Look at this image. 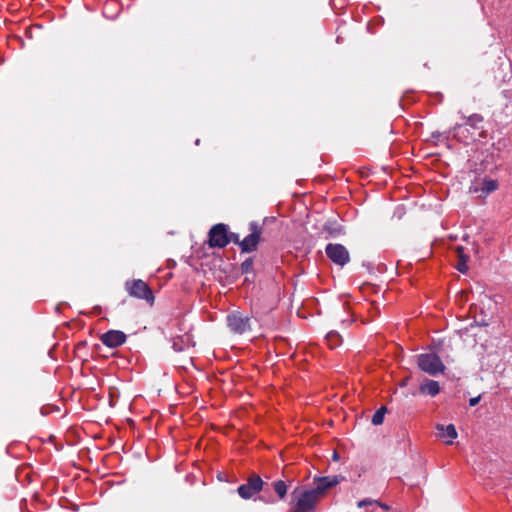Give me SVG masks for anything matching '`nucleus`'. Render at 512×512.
<instances>
[{"label": "nucleus", "instance_id": "obj_20", "mask_svg": "<svg viewBox=\"0 0 512 512\" xmlns=\"http://www.w3.org/2000/svg\"><path fill=\"white\" fill-rule=\"evenodd\" d=\"M378 505L380 506L381 508L387 510L388 509V506L385 505V504H380L378 501L376 500H372V499H369V498H366V499H363V500H360L358 503H357V506L359 508H363L365 506H368V505Z\"/></svg>", "mask_w": 512, "mask_h": 512}, {"label": "nucleus", "instance_id": "obj_33", "mask_svg": "<svg viewBox=\"0 0 512 512\" xmlns=\"http://www.w3.org/2000/svg\"><path fill=\"white\" fill-rule=\"evenodd\" d=\"M54 349H55V347H53V348L49 349V351H48V352H49V353H52Z\"/></svg>", "mask_w": 512, "mask_h": 512}, {"label": "nucleus", "instance_id": "obj_23", "mask_svg": "<svg viewBox=\"0 0 512 512\" xmlns=\"http://www.w3.org/2000/svg\"><path fill=\"white\" fill-rule=\"evenodd\" d=\"M444 348V341L442 340L438 342L433 341L432 345L430 346L431 352H437L438 350H443Z\"/></svg>", "mask_w": 512, "mask_h": 512}, {"label": "nucleus", "instance_id": "obj_35", "mask_svg": "<svg viewBox=\"0 0 512 512\" xmlns=\"http://www.w3.org/2000/svg\"><path fill=\"white\" fill-rule=\"evenodd\" d=\"M100 356H101L102 358H106V359L108 358V356H107V355H100Z\"/></svg>", "mask_w": 512, "mask_h": 512}, {"label": "nucleus", "instance_id": "obj_2", "mask_svg": "<svg viewBox=\"0 0 512 512\" xmlns=\"http://www.w3.org/2000/svg\"><path fill=\"white\" fill-rule=\"evenodd\" d=\"M488 327H481L477 325H470L468 328H465L462 331L461 337L464 341L470 342L472 339L475 342V346L479 345L480 349L487 348V336H488Z\"/></svg>", "mask_w": 512, "mask_h": 512}, {"label": "nucleus", "instance_id": "obj_26", "mask_svg": "<svg viewBox=\"0 0 512 512\" xmlns=\"http://www.w3.org/2000/svg\"><path fill=\"white\" fill-rule=\"evenodd\" d=\"M456 252H457L458 258H460L462 255H466V254L464 253V248H463V247H461V246H458V247L456 248Z\"/></svg>", "mask_w": 512, "mask_h": 512}, {"label": "nucleus", "instance_id": "obj_4", "mask_svg": "<svg viewBox=\"0 0 512 512\" xmlns=\"http://www.w3.org/2000/svg\"><path fill=\"white\" fill-rule=\"evenodd\" d=\"M249 230L250 234L241 241V251L245 253H251L257 250L263 232L262 226L254 221L249 224Z\"/></svg>", "mask_w": 512, "mask_h": 512}, {"label": "nucleus", "instance_id": "obj_21", "mask_svg": "<svg viewBox=\"0 0 512 512\" xmlns=\"http://www.w3.org/2000/svg\"><path fill=\"white\" fill-rule=\"evenodd\" d=\"M468 260H469L468 255H462L459 258L458 264L456 266L457 270L460 271L461 273L467 272V270H468L467 261Z\"/></svg>", "mask_w": 512, "mask_h": 512}, {"label": "nucleus", "instance_id": "obj_1", "mask_svg": "<svg viewBox=\"0 0 512 512\" xmlns=\"http://www.w3.org/2000/svg\"><path fill=\"white\" fill-rule=\"evenodd\" d=\"M320 499L312 488L301 489L297 487L291 493V509L289 512H314Z\"/></svg>", "mask_w": 512, "mask_h": 512}, {"label": "nucleus", "instance_id": "obj_13", "mask_svg": "<svg viewBox=\"0 0 512 512\" xmlns=\"http://www.w3.org/2000/svg\"><path fill=\"white\" fill-rule=\"evenodd\" d=\"M419 390L423 394L434 397L440 392V386L437 381L426 379L421 383Z\"/></svg>", "mask_w": 512, "mask_h": 512}, {"label": "nucleus", "instance_id": "obj_7", "mask_svg": "<svg viewBox=\"0 0 512 512\" xmlns=\"http://www.w3.org/2000/svg\"><path fill=\"white\" fill-rule=\"evenodd\" d=\"M228 230L225 224L219 223L214 225L209 231L210 247L224 248L228 245Z\"/></svg>", "mask_w": 512, "mask_h": 512}, {"label": "nucleus", "instance_id": "obj_3", "mask_svg": "<svg viewBox=\"0 0 512 512\" xmlns=\"http://www.w3.org/2000/svg\"><path fill=\"white\" fill-rule=\"evenodd\" d=\"M418 365L422 371L433 376L442 373L445 369L438 354H420L418 357Z\"/></svg>", "mask_w": 512, "mask_h": 512}, {"label": "nucleus", "instance_id": "obj_34", "mask_svg": "<svg viewBox=\"0 0 512 512\" xmlns=\"http://www.w3.org/2000/svg\"><path fill=\"white\" fill-rule=\"evenodd\" d=\"M112 356H120L121 354H116V353H113L111 354Z\"/></svg>", "mask_w": 512, "mask_h": 512}, {"label": "nucleus", "instance_id": "obj_5", "mask_svg": "<svg viewBox=\"0 0 512 512\" xmlns=\"http://www.w3.org/2000/svg\"><path fill=\"white\" fill-rule=\"evenodd\" d=\"M125 286L131 296L144 299L151 304L154 302L153 292L144 281L140 279L127 281Z\"/></svg>", "mask_w": 512, "mask_h": 512}, {"label": "nucleus", "instance_id": "obj_11", "mask_svg": "<svg viewBox=\"0 0 512 512\" xmlns=\"http://www.w3.org/2000/svg\"><path fill=\"white\" fill-rule=\"evenodd\" d=\"M229 328L238 334H242L250 329V319L240 314H231L227 317Z\"/></svg>", "mask_w": 512, "mask_h": 512}, {"label": "nucleus", "instance_id": "obj_17", "mask_svg": "<svg viewBox=\"0 0 512 512\" xmlns=\"http://www.w3.org/2000/svg\"><path fill=\"white\" fill-rule=\"evenodd\" d=\"M498 188V182L493 179H484L482 182L481 191L483 194L487 195L491 192H494Z\"/></svg>", "mask_w": 512, "mask_h": 512}, {"label": "nucleus", "instance_id": "obj_28", "mask_svg": "<svg viewBox=\"0 0 512 512\" xmlns=\"http://www.w3.org/2000/svg\"><path fill=\"white\" fill-rule=\"evenodd\" d=\"M189 363H190V365H192V366L197 368L193 358H189Z\"/></svg>", "mask_w": 512, "mask_h": 512}, {"label": "nucleus", "instance_id": "obj_15", "mask_svg": "<svg viewBox=\"0 0 512 512\" xmlns=\"http://www.w3.org/2000/svg\"><path fill=\"white\" fill-rule=\"evenodd\" d=\"M437 430L440 431V436L442 438H449V439H455L457 437V431H456V428L453 424H449L447 425L446 427H444L443 425L441 424H438L436 426Z\"/></svg>", "mask_w": 512, "mask_h": 512}, {"label": "nucleus", "instance_id": "obj_6", "mask_svg": "<svg viewBox=\"0 0 512 512\" xmlns=\"http://www.w3.org/2000/svg\"><path fill=\"white\" fill-rule=\"evenodd\" d=\"M264 482L257 474H252L245 484L238 487L237 492L243 499H251L258 494L263 488Z\"/></svg>", "mask_w": 512, "mask_h": 512}, {"label": "nucleus", "instance_id": "obj_27", "mask_svg": "<svg viewBox=\"0 0 512 512\" xmlns=\"http://www.w3.org/2000/svg\"><path fill=\"white\" fill-rule=\"evenodd\" d=\"M87 345V342L86 341H81L77 344V346L75 347V350H80V349H83L85 346Z\"/></svg>", "mask_w": 512, "mask_h": 512}, {"label": "nucleus", "instance_id": "obj_8", "mask_svg": "<svg viewBox=\"0 0 512 512\" xmlns=\"http://www.w3.org/2000/svg\"><path fill=\"white\" fill-rule=\"evenodd\" d=\"M328 258L337 265L344 266L349 262L348 250L341 244H328L325 249Z\"/></svg>", "mask_w": 512, "mask_h": 512}, {"label": "nucleus", "instance_id": "obj_18", "mask_svg": "<svg viewBox=\"0 0 512 512\" xmlns=\"http://www.w3.org/2000/svg\"><path fill=\"white\" fill-rule=\"evenodd\" d=\"M387 412V408L385 406L380 407L373 415L372 417V424L373 425H381L384 420V416Z\"/></svg>", "mask_w": 512, "mask_h": 512}, {"label": "nucleus", "instance_id": "obj_31", "mask_svg": "<svg viewBox=\"0 0 512 512\" xmlns=\"http://www.w3.org/2000/svg\"><path fill=\"white\" fill-rule=\"evenodd\" d=\"M178 367L181 368V369H184V370L188 369L187 365H181V366H178Z\"/></svg>", "mask_w": 512, "mask_h": 512}, {"label": "nucleus", "instance_id": "obj_30", "mask_svg": "<svg viewBox=\"0 0 512 512\" xmlns=\"http://www.w3.org/2000/svg\"><path fill=\"white\" fill-rule=\"evenodd\" d=\"M325 230H328L331 234L336 232V230H330L327 226H325Z\"/></svg>", "mask_w": 512, "mask_h": 512}, {"label": "nucleus", "instance_id": "obj_29", "mask_svg": "<svg viewBox=\"0 0 512 512\" xmlns=\"http://www.w3.org/2000/svg\"><path fill=\"white\" fill-rule=\"evenodd\" d=\"M468 240H469V235H468V234H465V235L463 236V241H466V242H467Z\"/></svg>", "mask_w": 512, "mask_h": 512}, {"label": "nucleus", "instance_id": "obj_22", "mask_svg": "<svg viewBox=\"0 0 512 512\" xmlns=\"http://www.w3.org/2000/svg\"><path fill=\"white\" fill-rule=\"evenodd\" d=\"M253 270V259L247 258L242 264H241V272L244 274H248L252 272Z\"/></svg>", "mask_w": 512, "mask_h": 512}, {"label": "nucleus", "instance_id": "obj_10", "mask_svg": "<svg viewBox=\"0 0 512 512\" xmlns=\"http://www.w3.org/2000/svg\"><path fill=\"white\" fill-rule=\"evenodd\" d=\"M126 334L119 330H110L101 336V341L108 348H117L125 343Z\"/></svg>", "mask_w": 512, "mask_h": 512}, {"label": "nucleus", "instance_id": "obj_19", "mask_svg": "<svg viewBox=\"0 0 512 512\" xmlns=\"http://www.w3.org/2000/svg\"><path fill=\"white\" fill-rule=\"evenodd\" d=\"M466 119V123L471 127L478 129V124L483 121V117L479 114H473L469 117H464Z\"/></svg>", "mask_w": 512, "mask_h": 512}, {"label": "nucleus", "instance_id": "obj_32", "mask_svg": "<svg viewBox=\"0 0 512 512\" xmlns=\"http://www.w3.org/2000/svg\"><path fill=\"white\" fill-rule=\"evenodd\" d=\"M460 127H461V124H456L454 127V130H456L457 128H460Z\"/></svg>", "mask_w": 512, "mask_h": 512}, {"label": "nucleus", "instance_id": "obj_9", "mask_svg": "<svg viewBox=\"0 0 512 512\" xmlns=\"http://www.w3.org/2000/svg\"><path fill=\"white\" fill-rule=\"evenodd\" d=\"M469 313L472 314V317L474 319L473 323L471 325H477L481 327H489L490 321L492 320L493 316L488 315L485 311V306H479L477 304H472L470 306Z\"/></svg>", "mask_w": 512, "mask_h": 512}, {"label": "nucleus", "instance_id": "obj_14", "mask_svg": "<svg viewBox=\"0 0 512 512\" xmlns=\"http://www.w3.org/2000/svg\"><path fill=\"white\" fill-rule=\"evenodd\" d=\"M323 344H325L329 350H333L342 344V338L337 332H330L324 338Z\"/></svg>", "mask_w": 512, "mask_h": 512}, {"label": "nucleus", "instance_id": "obj_25", "mask_svg": "<svg viewBox=\"0 0 512 512\" xmlns=\"http://www.w3.org/2000/svg\"><path fill=\"white\" fill-rule=\"evenodd\" d=\"M480 398H481L480 396H477V397H473V398H471V399L469 400V405H470L471 407L476 406V405L479 403Z\"/></svg>", "mask_w": 512, "mask_h": 512}, {"label": "nucleus", "instance_id": "obj_12", "mask_svg": "<svg viewBox=\"0 0 512 512\" xmlns=\"http://www.w3.org/2000/svg\"><path fill=\"white\" fill-rule=\"evenodd\" d=\"M339 483L337 476L333 477H321L315 479V487L312 489L317 493V495L322 498L328 489L336 486Z\"/></svg>", "mask_w": 512, "mask_h": 512}, {"label": "nucleus", "instance_id": "obj_24", "mask_svg": "<svg viewBox=\"0 0 512 512\" xmlns=\"http://www.w3.org/2000/svg\"><path fill=\"white\" fill-rule=\"evenodd\" d=\"M228 239H229V242H233L234 244H237L241 247V241L239 239V235L236 234V233H228Z\"/></svg>", "mask_w": 512, "mask_h": 512}, {"label": "nucleus", "instance_id": "obj_16", "mask_svg": "<svg viewBox=\"0 0 512 512\" xmlns=\"http://www.w3.org/2000/svg\"><path fill=\"white\" fill-rule=\"evenodd\" d=\"M272 486H273L274 491L278 495L279 499H284L285 496L287 495V491H288L287 484L282 480H278V481L273 482Z\"/></svg>", "mask_w": 512, "mask_h": 512}]
</instances>
